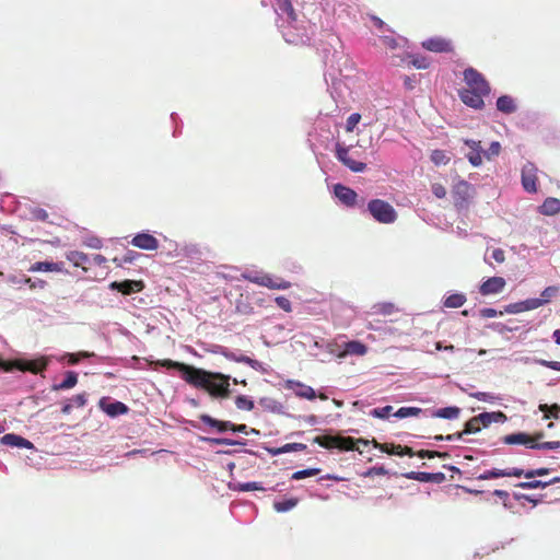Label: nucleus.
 Returning a JSON list of instances; mask_svg holds the SVG:
<instances>
[{"label":"nucleus","instance_id":"nucleus-1","mask_svg":"<svg viewBox=\"0 0 560 560\" xmlns=\"http://www.w3.org/2000/svg\"><path fill=\"white\" fill-rule=\"evenodd\" d=\"M154 364L177 370L186 383L196 388L205 389L214 398H228L231 395L230 375L206 371L170 359L158 360Z\"/></svg>","mask_w":560,"mask_h":560},{"label":"nucleus","instance_id":"nucleus-2","mask_svg":"<svg viewBox=\"0 0 560 560\" xmlns=\"http://www.w3.org/2000/svg\"><path fill=\"white\" fill-rule=\"evenodd\" d=\"M506 420V416L501 412H482L476 417H472L465 423V428L462 432L448 434V435H435L436 441H454L459 440L464 434L477 433L481 428H487L492 422H499Z\"/></svg>","mask_w":560,"mask_h":560},{"label":"nucleus","instance_id":"nucleus-3","mask_svg":"<svg viewBox=\"0 0 560 560\" xmlns=\"http://www.w3.org/2000/svg\"><path fill=\"white\" fill-rule=\"evenodd\" d=\"M314 443L318 444L325 448H339L341 451H353L357 450L362 453L359 444L363 446L369 445V441L363 439H353L350 436H339V435H318L314 438Z\"/></svg>","mask_w":560,"mask_h":560},{"label":"nucleus","instance_id":"nucleus-4","mask_svg":"<svg viewBox=\"0 0 560 560\" xmlns=\"http://www.w3.org/2000/svg\"><path fill=\"white\" fill-rule=\"evenodd\" d=\"M549 472H550V469L546 468V467L532 469V470H527V471H524L523 469L516 468V467L511 468V469L493 468V469L486 470L485 472L480 474L477 477V479L478 480H489V479L501 478V477H518L520 478L522 476H524L527 479H533L537 476H546Z\"/></svg>","mask_w":560,"mask_h":560},{"label":"nucleus","instance_id":"nucleus-5","mask_svg":"<svg viewBox=\"0 0 560 560\" xmlns=\"http://www.w3.org/2000/svg\"><path fill=\"white\" fill-rule=\"evenodd\" d=\"M368 210L375 221L383 224L394 223L397 219V212L394 207L382 199H372L368 203Z\"/></svg>","mask_w":560,"mask_h":560},{"label":"nucleus","instance_id":"nucleus-6","mask_svg":"<svg viewBox=\"0 0 560 560\" xmlns=\"http://www.w3.org/2000/svg\"><path fill=\"white\" fill-rule=\"evenodd\" d=\"M464 81L468 90L476 91L481 94H490L491 88L485 75L475 68L464 70Z\"/></svg>","mask_w":560,"mask_h":560},{"label":"nucleus","instance_id":"nucleus-7","mask_svg":"<svg viewBox=\"0 0 560 560\" xmlns=\"http://www.w3.org/2000/svg\"><path fill=\"white\" fill-rule=\"evenodd\" d=\"M538 168L532 162H526L521 170V183L523 189L528 194L538 191Z\"/></svg>","mask_w":560,"mask_h":560},{"label":"nucleus","instance_id":"nucleus-8","mask_svg":"<svg viewBox=\"0 0 560 560\" xmlns=\"http://www.w3.org/2000/svg\"><path fill=\"white\" fill-rule=\"evenodd\" d=\"M243 278L256 283L261 287H266L272 290H285L291 287V283L282 278H273L269 275H264L260 277H253L249 275H243Z\"/></svg>","mask_w":560,"mask_h":560},{"label":"nucleus","instance_id":"nucleus-9","mask_svg":"<svg viewBox=\"0 0 560 560\" xmlns=\"http://www.w3.org/2000/svg\"><path fill=\"white\" fill-rule=\"evenodd\" d=\"M47 366V362L44 359L37 360H15L10 363V366L5 368L7 371L16 369L23 372H32L34 374L43 372Z\"/></svg>","mask_w":560,"mask_h":560},{"label":"nucleus","instance_id":"nucleus-10","mask_svg":"<svg viewBox=\"0 0 560 560\" xmlns=\"http://www.w3.org/2000/svg\"><path fill=\"white\" fill-rule=\"evenodd\" d=\"M336 158L354 173H361L366 168L365 163L352 160L349 156V148L345 147L341 143L336 144Z\"/></svg>","mask_w":560,"mask_h":560},{"label":"nucleus","instance_id":"nucleus-11","mask_svg":"<svg viewBox=\"0 0 560 560\" xmlns=\"http://www.w3.org/2000/svg\"><path fill=\"white\" fill-rule=\"evenodd\" d=\"M422 47L432 52H453L454 46L452 40L444 37H430L422 42Z\"/></svg>","mask_w":560,"mask_h":560},{"label":"nucleus","instance_id":"nucleus-12","mask_svg":"<svg viewBox=\"0 0 560 560\" xmlns=\"http://www.w3.org/2000/svg\"><path fill=\"white\" fill-rule=\"evenodd\" d=\"M489 94H481L476 91H471L468 89H462L458 91V96L460 101L468 107L474 109H482L485 107L483 97Z\"/></svg>","mask_w":560,"mask_h":560},{"label":"nucleus","instance_id":"nucleus-13","mask_svg":"<svg viewBox=\"0 0 560 560\" xmlns=\"http://www.w3.org/2000/svg\"><path fill=\"white\" fill-rule=\"evenodd\" d=\"M109 288L124 295H129L131 293L141 292L144 289V283L141 280L114 281L109 284Z\"/></svg>","mask_w":560,"mask_h":560},{"label":"nucleus","instance_id":"nucleus-14","mask_svg":"<svg viewBox=\"0 0 560 560\" xmlns=\"http://www.w3.org/2000/svg\"><path fill=\"white\" fill-rule=\"evenodd\" d=\"M131 245L143 250H155L159 248V241L150 233H138L131 240Z\"/></svg>","mask_w":560,"mask_h":560},{"label":"nucleus","instance_id":"nucleus-15","mask_svg":"<svg viewBox=\"0 0 560 560\" xmlns=\"http://www.w3.org/2000/svg\"><path fill=\"white\" fill-rule=\"evenodd\" d=\"M470 190L471 185L466 180H460L453 187V198L455 207L463 208L466 206Z\"/></svg>","mask_w":560,"mask_h":560},{"label":"nucleus","instance_id":"nucleus-16","mask_svg":"<svg viewBox=\"0 0 560 560\" xmlns=\"http://www.w3.org/2000/svg\"><path fill=\"white\" fill-rule=\"evenodd\" d=\"M335 195L347 207H354L357 205L358 194L347 186L337 184L335 186Z\"/></svg>","mask_w":560,"mask_h":560},{"label":"nucleus","instance_id":"nucleus-17","mask_svg":"<svg viewBox=\"0 0 560 560\" xmlns=\"http://www.w3.org/2000/svg\"><path fill=\"white\" fill-rule=\"evenodd\" d=\"M505 287V280L502 277H491L480 285L482 295H490L501 292Z\"/></svg>","mask_w":560,"mask_h":560},{"label":"nucleus","instance_id":"nucleus-18","mask_svg":"<svg viewBox=\"0 0 560 560\" xmlns=\"http://www.w3.org/2000/svg\"><path fill=\"white\" fill-rule=\"evenodd\" d=\"M100 408L110 417H116L128 412V407L124 402H107L105 398L100 400Z\"/></svg>","mask_w":560,"mask_h":560},{"label":"nucleus","instance_id":"nucleus-19","mask_svg":"<svg viewBox=\"0 0 560 560\" xmlns=\"http://www.w3.org/2000/svg\"><path fill=\"white\" fill-rule=\"evenodd\" d=\"M464 142L471 150L467 154V158H468V161L470 162V164L474 165V166L481 165V163H482L481 154L483 153V151L481 149L480 141H475V140L466 139Z\"/></svg>","mask_w":560,"mask_h":560},{"label":"nucleus","instance_id":"nucleus-20","mask_svg":"<svg viewBox=\"0 0 560 560\" xmlns=\"http://www.w3.org/2000/svg\"><path fill=\"white\" fill-rule=\"evenodd\" d=\"M502 442L508 445H524L529 448L532 442L530 434L525 432H516L506 434L502 438Z\"/></svg>","mask_w":560,"mask_h":560},{"label":"nucleus","instance_id":"nucleus-21","mask_svg":"<svg viewBox=\"0 0 560 560\" xmlns=\"http://www.w3.org/2000/svg\"><path fill=\"white\" fill-rule=\"evenodd\" d=\"M0 443H2L3 445L11 446V447H24V448L33 447L32 442H30L28 440H26L20 435L13 434V433H8V434L3 435L0 439Z\"/></svg>","mask_w":560,"mask_h":560},{"label":"nucleus","instance_id":"nucleus-22","mask_svg":"<svg viewBox=\"0 0 560 560\" xmlns=\"http://www.w3.org/2000/svg\"><path fill=\"white\" fill-rule=\"evenodd\" d=\"M539 213L544 215H556L560 212V199L548 197L538 208Z\"/></svg>","mask_w":560,"mask_h":560},{"label":"nucleus","instance_id":"nucleus-23","mask_svg":"<svg viewBox=\"0 0 560 560\" xmlns=\"http://www.w3.org/2000/svg\"><path fill=\"white\" fill-rule=\"evenodd\" d=\"M67 259L74 266L82 268L84 271L88 270L86 264L90 262V258L86 254L79 250H71L67 254Z\"/></svg>","mask_w":560,"mask_h":560},{"label":"nucleus","instance_id":"nucleus-24","mask_svg":"<svg viewBox=\"0 0 560 560\" xmlns=\"http://www.w3.org/2000/svg\"><path fill=\"white\" fill-rule=\"evenodd\" d=\"M497 108L501 113L512 114L517 109L514 98L510 95H502L497 100Z\"/></svg>","mask_w":560,"mask_h":560},{"label":"nucleus","instance_id":"nucleus-25","mask_svg":"<svg viewBox=\"0 0 560 560\" xmlns=\"http://www.w3.org/2000/svg\"><path fill=\"white\" fill-rule=\"evenodd\" d=\"M560 482V477H555L549 481H542L538 479L522 481L516 485V487L522 489H545L550 485Z\"/></svg>","mask_w":560,"mask_h":560},{"label":"nucleus","instance_id":"nucleus-26","mask_svg":"<svg viewBox=\"0 0 560 560\" xmlns=\"http://www.w3.org/2000/svg\"><path fill=\"white\" fill-rule=\"evenodd\" d=\"M275 4L277 10L280 11V14H285L288 21L294 22L296 21V13L293 9L291 0H275Z\"/></svg>","mask_w":560,"mask_h":560},{"label":"nucleus","instance_id":"nucleus-27","mask_svg":"<svg viewBox=\"0 0 560 560\" xmlns=\"http://www.w3.org/2000/svg\"><path fill=\"white\" fill-rule=\"evenodd\" d=\"M199 419L211 428H215L219 432H224L226 430H230L232 428V422L230 421H220L217 420L209 415H201Z\"/></svg>","mask_w":560,"mask_h":560},{"label":"nucleus","instance_id":"nucleus-28","mask_svg":"<svg viewBox=\"0 0 560 560\" xmlns=\"http://www.w3.org/2000/svg\"><path fill=\"white\" fill-rule=\"evenodd\" d=\"M373 443H374V447L378 448L383 453H386L389 455L402 456L404 446L400 444L378 443L375 440L373 441Z\"/></svg>","mask_w":560,"mask_h":560},{"label":"nucleus","instance_id":"nucleus-29","mask_svg":"<svg viewBox=\"0 0 560 560\" xmlns=\"http://www.w3.org/2000/svg\"><path fill=\"white\" fill-rule=\"evenodd\" d=\"M77 383H78V374L73 371H68L66 373L65 380L59 384H55L52 386V389L54 390L70 389V388L74 387L77 385Z\"/></svg>","mask_w":560,"mask_h":560},{"label":"nucleus","instance_id":"nucleus-30","mask_svg":"<svg viewBox=\"0 0 560 560\" xmlns=\"http://www.w3.org/2000/svg\"><path fill=\"white\" fill-rule=\"evenodd\" d=\"M345 351L348 354L364 355L368 352V347L361 341H349L345 346Z\"/></svg>","mask_w":560,"mask_h":560},{"label":"nucleus","instance_id":"nucleus-31","mask_svg":"<svg viewBox=\"0 0 560 560\" xmlns=\"http://www.w3.org/2000/svg\"><path fill=\"white\" fill-rule=\"evenodd\" d=\"M61 264L58 262H48V261H38L31 266L30 271H61Z\"/></svg>","mask_w":560,"mask_h":560},{"label":"nucleus","instance_id":"nucleus-32","mask_svg":"<svg viewBox=\"0 0 560 560\" xmlns=\"http://www.w3.org/2000/svg\"><path fill=\"white\" fill-rule=\"evenodd\" d=\"M298 503H299L298 498H289L283 501L273 502V509L278 513H284V512H288V511L294 509L298 505Z\"/></svg>","mask_w":560,"mask_h":560},{"label":"nucleus","instance_id":"nucleus-33","mask_svg":"<svg viewBox=\"0 0 560 560\" xmlns=\"http://www.w3.org/2000/svg\"><path fill=\"white\" fill-rule=\"evenodd\" d=\"M460 413V409L458 407H445L438 409L434 411L433 417L443 418V419H457Z\"/></svg>","mask_w":560,"mask_h":560},{"label":"nucleus","instance_id":"nucleus-34","mask_svg":"<svg viewBox=\"0 0 560 560\" xmlns=\"http://www.w3.org/2000/svg\"><path fill=\"white\" fill-rule=\"evenodd\" d=\"M306 447L307 446L302 443H288L281 447L271 450L270 453L272 455H279V454L289 453V452H301V451H305Z\"/></svg>","mask_w":560,"mask_h":560},{"label":"nucleus","instance_id":"nucleus-35","mask_svg":"<svg viewBox=\"0 0 560 560\" xmlns=\"http://www.w3.org/2000/svg\"><path fill=\"white\" fill-rule=\"evenodd\" d=\"M466 296L463 293H454L444 300V306L448 308H457L464 305Z\"/></svg>","mask_w":560,"mask_h":560},{"label":"nucleus","instance_id":"nucleus-36","mask_svg":"<svg viewBox=\"0 0 560 560\" xmlns=\"http://www.w3.org/2000/svg\"><path fill=\"white\" fill-rule=\"evenodd\" d=\"M372 310L373 314H378L383 316L392 315L397 311L396 306L389 302L377 303L373 305Z\"/></svg>","mask_w":560,"mask_h":560},{"label":"nucleus","instance_id":"nucleus-37","mask_svg":"<svg viewBox=\"0 0 560 560\" xmlns=\"http://www.w3.org/2000/svg\"><path fill=\"white\" fill-rule=\"evenodd\" d=\"M223 355L229 359V360H232V361H235V362H242V363H246L248 365H250L252 368H256L258 365V361L249 358V357H246V355H240L237 357L235 353L233 352H223Z\"/></svg>","mask_w":560,"mask_h":560},{"label":"nucleus","instance_id":"nucleus-38","mask_svg":"<svg viewBox=\"0 0 560 560\" xmlns=\"http://www.w3.org/2000/svg\"><path fill=\"white\" fill-rule=\"evenodd\" d=\"M421 408L418 407H401L394 413V416L399 419L407 417H417L421 413Z\"/></svg>","mask_w":560,"mask_h":560},{"label":"nucleus","instance_id":"nucleus-39","mask_svg":"<svg viewBox=\"0 0 560 560\" xmlns=\"http://www.w3.org/2000/svg\"><path fill=\"white\" fill-rule=\"evenodd\" d=\"M539 410L546 413L545 415L546 419H550V418L558 419L560 406H558L557 404H553L551 406L542 404L539 406Z\"/></svg>","mask_w":560,"mask_h":560},{"label":"nucleus","instance_id":"nucleus-40","mask_svg":"<svg viewBox=\"0 0 560 560\" xmlns=\"http://www.w3.org/2000/svg\"><path fill=\"white\" fill-rule=\"evenodd\" d=\"M431 161L435 165H446L450 162V158L444 150H433L431 153Z\"/></svg>","mask_w":560,"mask_h":560},{"label":"nucleus","instance_id":"nucleus-41","mask_svg":"<svg viewBox=\"0 0 560 560\" xmlns=\"http://www.w3.org/2000/svg\"><path fill=\"white\" fill-rule=\"evenodd\" d=\"M319 472H320L319 468H307V469L298 470V471L293 472L291 478L293 480H301V479H304L307 477L316 476Z\"/></svg>","mask_w":560,"mask_h":560},{"label":"nucleus","instance_id":"nucleus-42","mask_svg":"<svg viewBox=\"0 0 560 560\" xmlns=\"http://www.w3.org/2000/svg\"><path fill=\"white\" fill-rule=\"evenodd\" d=\"M235 405L241 410L250 411L254 409V401L246 396L240 395L235 398Z\"/></svg>","mask_w":560,"mask_h":560},{"label":"nucleus","instance_id":"nucleus-43","mask_svg":"<svg viewBox=\"0 0 560 560\" xmlns=\"http://www.w3.org/2000/svg\"><path fill=\"white\" fill-rule=\"evenodd\" d=\"M407 479H412L421 482H431V472L424 471H410L404 475Z\"/></svg>","mask_w":560,"mask_h":560},{"label":"nucleus","instance_id":"nucleus-44","mask_svg":"<svg viewBox=\"0 0 560 560\" xmlns=\"http://www.w3.org/2000/svg\"><path fill=\"white\" fill-rule=\"evenodd\" d=\"M203 440L208 441L210 444H213V445H237V444L244 445L243 442H238V441L225 439V438H205Z\"/></svg>","mask_w":560,"mask_h":560},{"label":"nucleus","instance_id":"nucleus-45","mask_svg":"<svg viewBox=\"0 0 560 560\" xmlns=\"http://www.w3.org/2000/svg\"><path fill=\"white\" fill-rule=\"evenodd\" d=\"M417 456L420 458H447L450 457L448 453L438 452V451H429V450H420L417 452Z\"/></svg>","mask_w":560,"mask_h":560},{"label":"nucleus","instance_id":"nucleus-46","mask_svg":"<svg viewBox=\"0 0 560 560\" xmlns=\"http://www.w3.org/2000/svg\"><path fill=\"white\" fill-rule=\"evenodd\" d=\"M393 410L392 406H385L382 408H374L370 411V416L378 419H386Z\"/></svg>","mask_w":560,"mask_h":560},{"label":"nucleus","instance_id":"nucleus-47","mask_svg":"<svg viewBox=\"0 0 560 560\" xmlns=\"http://www.w3.org/2000/svg\"><path fill=\"white\" fill-rule=\"evenodd\" d=\"M138 256L139 254L137 252L128 250L121 258H114V262L117 266H121L122 264L132 262Z\"/></svg>","mask_w":560,"mask_h":560},{"label":"nucleus","instance_id":"nucleus-48","mask_svg":"<svg viewBox=\"0 0 560 560\" xmlns=\"http://www.w3.org/2000/svg\"><path fill=\"white\" fill-rule=\"evenodd\" d=\"M521 303L523 304L522 305L523 306V312H525V311H530V310L538 308L544 303H546V300L528 299L526 301H522Z\"/></svg>","mask_w":560,"mask_h":560},{"label":"nucleus","instance_id":"nucleus-49","mask_svg":"<svg viewBox=\"0 0 560 560\" xmlns=\"http://www.w3.org/2000/svg\"><path fill=\"white\" fill-rule=\"evenodd\" d=\"M360 120H361V115L359 113L351 114L347 118L346 131L352 132L354 130V128L357 127V125L360 122Z\"/></svg>","mask_w":560,"mask_h":560},{"label":"nucleus","instance_id":"nucleus-50","mask_svg":"<svg viewBox=\"0 0 560 560\" xmlns=\"http://www.w3.org/2000/svg\"><path fill=\"white\" fill-rule=\"evenodd\" d=\"M500 152H501L500 142L493 141V142H491L489 149L483 152V154L488 160H491L492 158L498 156L500 154Z\"/></svg>","mask_w":560,"mask_h":560},{"label":"nucleus","instance_id":"nucleus-51","mask_svg":"<svg viewBox=\"0 0 560 560\" xmlns=\"http://www.w3.org/2000/svg\"><path fill=\"white\" fill-rule=\"evenodd\" d=\"M411 65L417 69H427L430 66V62L424 56H412Z\"/></svg>","mask_w":560,"mask_h":560},{"label":"nucleus","instance_id":"nucleus-52","mask_svg":"<svg viewBox=\"0 0 560 560\" xmlns=\"http://www.w3.org/2000/svg\"><path fill=\"white\" fill-rule=\"evenodd\" d=\"M238 490L240 491H243V492H248V491H262L265 490L259 482H256V481H252V482H245V483H241L238 486Z\"/></svg>","mask_w":560,"mask_h":560},{"label":"nucleus","instance_id":"nucleus-53","mask_svg":"<svg viewBox=\"0 0 560 560\" xmlns=\"http://www.w3.org/2000/svg\"><path fill=\"white\" fill-rule=\"evenodd\" d=\"M69 401L73 405V408H82L86 405L88 401L86 394H78L73 396L71 399H69Z\"/></svg>","mask_w":560,"mask_h":560},{"label":"nucleus","instance_id":"nucleus-54","mask_svg":"<svg viewBox=\"0 0 560 560\" xmlns=\"http://www.w3.org/2000/svg\"><path fill=\"white\" fill-rule=\"evenodd\" d=\"M544 436H545V434L542 431L535 432L533 435H530L532 442L529 443V448L540 450L539 446H536V445H541L542 442H540V441Z\"/></svg>","mask_w":560,"mask_h":560},{"label":"nucleus","instance_id":"nucleus-55","mask_svg":"<svg viewBox=\"0 0 560 560\" xmlns=\"http://www.w3.org/2000/svg\"><path fill=\"white\" fill-rule=\"evenodd\" d=\"M431 188H432L433 195L436 198L442 199V198L446 197V188L444 187V185H442L440 183H434V184H432Z\"/></svg>","mask_w":560,"mask_h":560},{"label":"nucleus","instance_id":"nucleus-56","mask_svg":"<svg viewBox=\"0 0 560 560\" xmlns=\"http://www.w3.org/2000/svg\"><path fill=\"white\" fill-rule=\"evenodd\" d=\"M275 301H276L277 305L281 310H283L284 312H291L292 311L291 302L285 296H277Z\"/></svg>","mask_w":560,"mask_h":560},{"label":"nucleus","instance_id":"nucleus-57","mask_svg":"<svg viewBox=\"0 0 560 560\" xmlns=\"http://www.w3.org/2000/svg\"><path fill=\"white\" fill-rule=\"evenodd\" d=\"M535 362L541 366H545V368H548V369H551L555 371H560V362H558V361H548L545 359H537Z\"/></svg>","mask_w":560,"mask_h":560},{"label":"nucleus","instance_id":"nucleus-58","mask_svg":"<svg viewBox=\"0 0 560 560\" xmlns=\"http://www.w3.org/2000/svg\"><path fill=\"white\" fill-rule=\"evenodd\" d=\"M380 40L384 47L389 49H396L398 46L396 38L393 36H382Z\"/></svg>","mask_w":560,"mask_h":560},{"label":"nucleus","instance_id":"nucleus-59","mask_svg":"<svg viewBox=\"0 0 560 560\" xmlns=\"http://www.w3.org/2000/svg\"><path fill=\"white\" fill-rule=\"evenodd\" d=\"M298 395L310 400L316 397L315 390L311 386H303Z\"/></svg>","mask_w":560,"mask_h":560},{"label":"nucleus","instance_id":"nucleus-60","mask_svg":"<svg viewBox=\"0 0 560 560\" xmlns=\"http://www.w3.org/2000/svg\"><path fill=\"white\" fill-rule=\"evenodd\" d=\"M523 304L521 302L512 303L505 306L504 311L509 314H518L523 312Z\"/></svg>","mask_w":560,"mask_h":560},{"label":"nucleus","instance_id":"nucleus-61","mask_svg":"<svg viewBox=\"0 0 560 560\" xmlns=\"http://www.w3.org/2000/svg\"><path fill=\"white\" fill-rule=\"evenodd\" d=\"M540 450H558L560 448V441L542 442L538 445Z\"/></svg>","mask_w":560,"mask_h":560},{"label":"nucleus","instance_id":"nucleus-62","mask_svg":"<svg viewBox=\"0 0 560 560\" xmlns=\"http://www.w3.org/2000/svg\"><path fill=\"white\" fill-rule=\"evenodd\" d=\"M556 292H557V288L548 287L542 291L540 300H546V303H547L549 301V299L556 294Z\"/></svg>","mask_w":560,"mask_h":560},{"label":"nucleus","instance_id":"nucleus-63","mask_svg":"<svg viewBox=\"0 0 560 560\" xmlns=\"http://www.w3.org/2000/svg\"><path fill=\"white\" fill-rule=\"evenodd\" d=\"M498 315V312L494 308L486 307L480 310V316L483 318H492Z\"/></svg>","mask_w":560,"mask_h":560},{"label":"nucleus","instance_id":"nucleus-64","mask_svg":"<svg viewBox=\"0 0 560 560\" xmlns=\"http://www.w3.org/2000/svg\"><path fill=\"white\" fill-rule=\"evenodd\" d=\"M492 258L497 261V262H503L504 259H505V255H504V252L500 248H497L492 252Z\"/></svg>","mask_w":560,"mask_h":560}]
</instances>
